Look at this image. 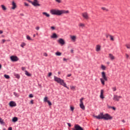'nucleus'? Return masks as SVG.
<instances>
[{"label": "nucleus", "mask_w": 130, "mask_h": 130, "mask_svg": "<svg viewBox=\"0 0 130 130\" xmlns=\"http://www.w3.org/2000/svg\"><path fill=\"white\" fill-rule=\"evenodd\" d=\"M125 46L128 49H130V44H126Z\"/></svg>", "instance_id": "obj_29"}, {"label": "nucleus", "mask_w": 130, "mask_h": 130, "mask_svg": "<svg viewBox=\"0 0 130 130\" xmlns=\"http://www.w3.org/2000/svg\"><path fill=\"white\" fill-rule=\"evenodd\" d=\"M71 76H72V74H68L67 77H71Z\"/></svg>", "instance_id": "obj_54"}, {"label": "nucleus", "mask_w": 130, "mask_h": 130, "mask_svg": "<svg viewBox=\"0 0 130 130\" xmlns=\"http://www.w3.org/2000/svg\"><path fill=\"white\" fill-rule=\"evenodd\" d=\"M20 16H24V14L23 13L20 14Z\"/></svg>", "instance_id": "obj_61"}, {"label": "nucleus", "mask_w": 130, "mask_h": 130, "mask_svg": "<svg viewBox=\"0 0 130 130\" xmlns=\"http://www.w3.org/2000/svg\"><path fill=\"white\" fill-rule=\"evenodd\" d=\"M67 124H68V126L71 127V123H68Z\"/></svg>", "instance_id": "obj_45"}, {"label": "nucleus", "mask_w": 130, "mask_h": 130, "mask_svg": "<svg viewBox=\"0 0 130 130\" xmlns=\"http://www.w3.org/2000/svg\"><path fill=\"white\" fill-rule=\"evenodd\" d=\"M54 80L55 82H57V83L61 85V86L65 87V88H67L68 89H70L69 88V87H68L67 86V84L64 82L63 80H62V79H60V78H58L55 76H54Z\"/></svg>", "instance_id": "obj_2"}, {"label": "nucleus", "mask_w": 130, "mask_h": 130, "mask_svg": "<svg viewBox=\"0 0 130 130\" xmlns=\"http://www.w3.org/2000/svg\"><path fill=\"white\" fill-rule=\"evenodd\" d=\"M13 94L14 96H15V97H19L20 96V94L16 92H14Z\"/></svg>", "instance_id": "obj_24"}, {"label": "nucleus", "mask_w": 130, "mask_h": 130, "mask_svg": "<svg viewBox=\"0 0 130 130\" xmlns=\"http://www.w3.org/2000/svg\"><path fill=\"white\" fill-rule=\"evenodd\" d=\"M3 30H0V34H3Z\"/></svg>", "instance_id": "obj_58"}, {"label": "nucleus", "mask_w": 130, "mask_h": 130, "mask_svg": "<svg viewBox=\"0 0 130 130\" xmlns=\"http://www.w3.org/2000/svg\"><path fill=\"white\" fill-rule=\"evenodd\" d=\"M44 55H45V56H47V54H46V53H44Z\"/></svg>", "instance_id": "obj_59"}, {"label": "nucleus", "mask_w": 130, "mask_h": 130, "mask_svg": "<svg viewBox=\"0 0 130 130\" xmlns=\"http://www.w3.org/2000/svg\"><path fill=\"white\" fill-rule=\"evenodd\" d=\"M80 107L82 110H85V106H84V103H80Z\"/></svg>", "instance_id": "obj_11"}, {"label": "nucleus", "mask_w": 130, "mask_h": 130, "mask_svg": "<svg viewBox=\"0 0 130 130\" xmlns=\"http://www.w3.org/2000/svg\"><path fill=\"white\" fill-rule=\"evenodd\" d=\"M0 123H4V121H3V119L0 117Z\"/></svg>", "instance_id": "obj_37"}, {"label": "nucleus", "mask_w": 130, "mask_h": 130, "mask_svg": "<svg viewBox=\"0 0 130 130\" xmlns=\"http://www.w3.org/2000/svg\"><path fill=\"white\" fill-rule=\"evenodd\" d=\"M14 76L17 79H20V75L18 74L15 73L14 74Z\"/></svg>", "instance_id": "obj_22"}, {"label": "nucleus", "mask_w": 130, "mask_h": 130, "mask_svg": "<svg viewBox=\"0 0 130 130\" xmlns=\"http://www.w3.org/2000/svg\"><path fill=\"white\" fill-rule=\"evenodd\" d=\"M110 40H111V41H114V39L113 38V37L111 36H110Z\"/></svg>", "instance_id": "obj_32"}, {"label": "nucleus", "mask_w": 130, "mask_h": 130, "mask_svg": "<svg viewBox=\"0 0 130 130\" xmlns=\"http://www.w3.org/2000/svg\"><path fill=\"white\" fill-rule=\"evenodd\" d=\"M2 69V64H0V69Z\"/></svg>", "instance_id": "obj_63"}, {"label": "nucleus", "mask_w": 130, "mask_h": 130, "mask_svg": "<svg viewBox=\"0 0 130 130\" xmlns=\"http://www.w3.org/2000/svg\"><path fill=\"white\" fill-rule=\"evenodd\" d=\"M1 7L3 11H6V10H7V8H6V6H5V5H1Z\"/></svg>", "instance_id": "obj_25"}, {"label": "nucleus", "mask_w": 130, "mask_h": 130, "mask_svg": "<svg viewBox=\"0 0 130 130\" xmlns=\"http://www.w3.org/2000/svg\"><path fill=\"white\" fill-rule=\"evenodd\" d=\"M64 11V13L63 14H68L69 13V11H65V10H62Z\"/></svg>", "instance_id": "obj_40"}, {"label": "nucleus", "mask_w": 130, "mask_h": 130, "mask_svg": "<svg viewBox=\"0 0 130 130\" xmlns=\"http://www.w3.org/2000/svg\"><path fill=\"white\" fill-rule=\"evenodd\" d=\"M25 75H26V76H27V77H30L31 76V74L29 73V72H28L27 70L25 71Z\"/></svg>", "instance_id": "obj_19"}, {"label": "nucleus", "mask_w": 130, "mask_h": 130, "mask_svg": "<svg viewBox=\"0 0 130 130\" xmlns=\"http://www.w3.org/2000/svg\"><path fill=\"white\" fill-rule=\"evenodd\" d=\"M93 116L95 118H97V119H104L105 120H110L112 119V117L108 113L103 114V113H101L99 115Z\"/></svg>", "instance_id": "obj_1"}, {"label": "nucleus", "mask_w": 130, "mask_h": 130, "mask_svg": "<svg viewBox=\"0 0 130 130\" xmlns=\"http://www.w3.org/2000/svg\"><path fill=\"white\" fill-rule=\"evenodd\" d=\"M51 38H57V35H56V34L54 33L53 35L51 36Z\"/></svg>", "instance_id": "obj_20"}, {"label": "nucleus", "mask_w": 130, "mask_h": 130, "mask_svg": "<svg viewBox=\"0 0 130 130\" xmlns=\"http://www.w3.org/2000/svg\"><path fill=\"white\" fill-rule=\"evenodd\" d=\"M29 98H33V94H30L29 95Z\"/></svg>", "instance_id": "obj_41"}, {"label": "nucleus", "mask_w": 130, "mask_h": 130, "mask_svg": "<svg viewBox=\"0 0 130 130\" xmlns=\"http://www.w3.org/2000/svg\"><path fill=\"white\" fill-rule=\"evenodd\" d=\"M4 77L6 78V79H9L10 78V76L8 75H4Z\"/></svg>", "instance_id": "obj_31"}, {"label": "nucleus", "mask_w": 130, "mask_h": 130, "mask_svg": "<svg viewBox=\"0 0 130 130\" xmlns=\"http://www.w3.org/2000/svg\"><path fill=\"white\" fill-rule=\"evenodd\" d=\"M35 36H36V35H35V34H34V35H33V37H35Z\"/></svg>", "instance_id": "obj_64"}, {"label": "nucleus", "mask_w": 130, "mask_h": 130, "mask_svg": "<svg viewBox=\"0 0 130 130\" xmlns=\"http://www.w3.org/2000/svg\"><path fill=\"white\" fill-rule=\"evenodd\" d=\"M51 75H52V73H51V72L49 73L48 74V77H51Z\"/></svg>", "instance_id": "obj_42"}, {"label": "nucleus", "mask_w": 130, "mask_h": 130, "mask_svg": "<svg viewBox=\"0 0 130 130\" xmlns=\"http://www.w3.org/2000/svg\"><path fill=\"white\" fill-rule=\"evenodd\" d=\"M10 59L12 61H18L19 60V58L17 56H11L10 57Z\"/></svg>", "instance_id": "obj_8"}, {"label": "nucleus", "mask_w": 130, "mask_h": 130, "mask_svg": "<svg viewBox=\"0 0 130 130\" xmlns=\"http://www.w3.org/2000/svg\"><path fill=\"white\" fill-rule=\"evenodd\" d=\"M72 130H84V129L79 124H75L74 125V128H73Z\"/></svg>", "instance_id": "obj_6"}, {"label": "nucleus", "mask_w": 130, "mask_h": 130, "mask_svg": "<svg viewBox=\"0 0 130 130\" xmlns=\"http://www.w3.org/2000/svg\"><path fill=\"white\" fill-rule=\"evenodd\" d=\"M79 26L80 27V28H82L83 29V28H84V27H85V24L80 23L79 24Z\"/></svg>", "instance_id": "obj_17"}, {"label": "nucleus", "mask_w": 130, "mask_h": 130, "mask_svg": "<svg viewBox=\"0 0 130 130\" xmlns=\"http://www.w3.org/2000/svg\"><path fill=\"white\" fill-rule=\"evenodd\" d=\"M51 14L52 15H57V16H60V15H62L64 13V11L63 10H59L53 9L50 11Z\"/></svg>", "instance_id": "obj_3"}, {"label": "nucleus", "mask_w": 130, "mask_h": 130, "mask_svg": "<svg viewBox=\"0 0 130 130\" xmlns=\"http://www.w3.org/2000/svg\"><path fill=\"white\" fill-rule=\"evenodd\" d=\"M17 8V5H16V3H14V2H12V10H15Z\"/></svg>", "instance_id": "obj_14"}, {"label": "nucleus", "mask_w": 130, "mask_h": 130, "mask_svg": "<svg viewBox=\"0 0 130 130\" xmlns=\"http://www.w3.org/2000/svg\"><path fill=\"white\" fill-rule=\"evenodd\" d=\"M109 58H110V59H111V60H113V59H114V58H115L114 56H113V55H112V54H109Z\"/></svg>", "instance_id": "obj_16"}, {"label": "nucleus", "mask_w": 130, "mask_h": 130, "mask_svg": "<svg viewBox=\"0 0 130 130\" xmlns=\"http://www.w3.org/2000/svg\"><path fill=\"white\" fill-rule=\"evenodd\" d=\"M2 42H3V43H4V42H6V40L3 39L2 40Z\"/></svg>", "instance_id": "obj_50"}, {"label": "nucleus", "mask_w": 130, "mask_h": 130, "mask_svg": "<svg viewBox=\"0 0 130 130\" xmlns=\"http://www.w3.org/2000/svg\"><path fill=\"white\" fill-rule=\"evenodd\" d=\"M101 48V47L100 46L97 45L96 49V51H100Z\"/></svg>", "instance_id": "obj_21"}, {"label": "nucleus", "mask_w": 130, "mask_h": 130, "mask_svg": "<svg viewBox=\"0 0 130 130\" xmlns=\"http://www.w3.org/2000/svg\"><path fill=\"white\" fill-rule=\"evenodd\" d=\"M47 102L48 105H49V106H51V105H52V104L49 101Z\"/></svg>", "instance_id": "obj_35"}, {"label": "nucleus", "mask_w": 130, "mask_h": 130, "mask_svg": "<svg viewBox=\"0 0 130 130\" xmlns=\"http://www.w3.org/2000/svg\"><path fill=\"white\" fill-rule=\"evenodd\" d=\"M55 54L57 56H60V55H61V53H60V52H56L55 53Z\"/></svg>", "instance_id": "obj_26"}, {"label": "nucleus", "mask_w": 130, "mask_h": 130, "mask_svg": "<svg viewBox=\"0 0 130 130\" xmlns=\"http://www.w3.org/2000/svg\"><path fill=\"white\" fill-rule=\"evenodd\" d=\"M82 16L86 20H88V19H89V15H88V13H87V12H84L82 13Z\"/></svg>", "instance_id": "obj_10"}, {"label": "nucleus", "mask_w": 130, "mask_h": 130, "mask_svg": "<svg viewBox=\"0 0 130 130\" xmlns=\"http://www.w3.org/2000/svg\"><path fill=\"white\" fill-rule=\"evenodd\" d=\"M58 42H59V43H60V44H61L62 45H63V44H64V41L62 39H59Z\"/></svg>", "instance_id": "obj_12"}, {"label": "nucleus", "mask_w": 130, "mask_h": 130, "mask_svg": "<svg viewBox=\"0 0 130 130\" xmlns=\"http://www.w3.org/2000/svg\"><path fill=\"white\" fill-rule=\"evenodd\" d=\"M30 104H34V103H33V100H32L30 101Z\"/></svg>", "instance_id": "obj_55"}, {"label": "nucleus", "mask_w": 130, "mask_h": 130, "mask_svg": "<svg viewBox=\"0 0 130 130\" xmlns=\"http://www.w3.org/2000/svg\"><path fill=\"white\" fill-rule=\"evenodd\" d=\"M102 77L103 78H100V81L102 85H105V81H107V77H106V74H105V72H102Z\"/></svg>", "instance_id": "obj_4"}, {"label": "nucleus", "mask_w": 130, "mask_h": 130, "mask_svg": "<svg viewBox=\"0 0 130 130\" xmlns=\"http://www.w3.org/2000/svg\"><path fill=\"white\" fill-rule=\"evenodd\" d=\"M110 36H111L110 35H106V37L107 38H108L109 37H110Z\"/></svg>", "instance_id": "obj_43"}, {"label": "nucleus", "mask_w": 130, "mask_h": 130, "mask_svg": "<svg viewBox=\"0 0 130 130\" xmlns=\"http://www.w3.org/2000/svg\"><path fill=\"white\" fill-rule=\"evenodd\" d=\"M71 89H75V87H74V86H72V87H71Z\"/></svg>", "instance_id": "obj_62"}, {"label": "nucleus", "mask_w": 130, "mask_h": 130, "mask_svg": "<svg viewBox=\"0 0 130 130\" xmlns=\"http://www.w3.org/2000/svg\"><path fill=\"white\" fill-rule=\"evenodd\" d=\"M71 53H74V50H73V49L71 50Z\"/></svg>", "instance_id": "obj_53"}, {"label": "nucleus", "mask_w": 130, "mask_h": 130, "mask_svg": "<svg viewBox=\"0 0 130 130\" xmlns=\"http://www.w3.org/2000/svg\"><path fill=\"white\" fill-rule=\"evenodd\" d=\"M102 10H103V11H106L107 12V11H108V9H106V8H105V7H103L102 8Z\"/></svg>", "instance_id": "obj_38"}, {"label": "nucleus", "mask_w": 130, "mask_h": 130, "mask_svg": "<svg viewBox=\"0 0 130 130\" xmlns=\"http://www.w3.org/2000/svg\"><path fill=\"white\" fill-rule=\"evenodd\" d=\"M126 57L127 58H128V57H129V56L128 54H126Z\"/></svg>", "instance_id": "obj_49"}, {"label": "nucleus", "mask_w": 130, "mask_h": 130, "mask_svg": "<svg viewBox=\"0 0 130 130\" xmlns=\"http://www.w3.org/2000/svg\"><path fill=\"white\" fill-rule=\"evenodd\" d=\"M55 1L57 3H58L59 4H60V3H61V1H60V0H55Z\"/></svg>", "instance_id": "obj_39"}, {"label": "nucleus", "mask_w": 130, "mask_h": 130, "mask_svg": "<svg viewBox=\"0 0 130 130\" xmlns=\"http://www.w3.org/2000/svg\"><path fill=\"white\" fill-rule=\"evenodd\" d=\"M8 130H12V127H9Z\"/></svg>", "instance_id": "obj_56"}, {"label": "nucleus", "mask_w": 130, "mask_h": 130, "mask_svg": "<svg viewBox=\"0 0 130 130\" xmlns=\"http://www.w3.org/2000/svg\"><path fill=\"white\" fill-rule=\"evenodd\" d=\"M120 98H122L121 96H118L114 94L113 95V100H114V101H119Z\"/></svg>", "instance_id": "obj_7"}, {"label": "nucleus", "mask_w": 130, "mask_h": 130, "mask_svg": "<svg viewBox=\"0 0 130 130\" xmlns=\"http://www.w3.org/2000/svg\"><path fill=\"white\" fill-rule=\"evenodd\" d=\"M26 39L27 40H32V39H31V38L30 37V36H26Z\"/></svg>", "instance_id": "obj_30"}, {"label": "nucleus", "mask_w": 130, "mask_h": 130, "mask_svg": "<svg viewBox=\"0 0 130 130\" xmlns=\"http://www.w3.org/2000/svg\"><path fill=\"white\" fill-rule=\"evenodd\" d=\"M112 90L114 92L116 91V87H112Z\"/></svg>", "instance_id": "obj_36"}, {"label": "nucleus", "mask_w": 130, "mask_h": 130, "mask_svg": "<svg viewBox=\"0 0 130 130\" xmlns=\"http://www.w3.org/2000/svg\"><path fill=\"white\" fill-rule=\"evenodd\" d=\"M13 122H16V121H18V118L16 117H14L12 119Z\"/></svg>", "instance_id": "obj_18"}, {"label": "nucleus", "mask_w": 130, "mask_h": 130, "mask_svg": "<svg viewBox=\"0 0 130 130\" xmlns=\"http://www.w3.org/2000/svg\"><path fill=\"white\" fill-rule=\"evenodd\" d=\"M25 6H26V7H28V6H29V5L27 3H24Z\"/></svg>", "instance_id": "obj_51"}, {"label": "nucleus", "mask_w": 130, "mask_h": 130, "mask_svg": "<svg viewBox=\"0 0 130 130\" xmlns=\"http://www.w3.org/2000/svg\"><path fill=\"white\" fill-rule=\"evenodd\" d=\"M101 69L103 70V71H105L106 67L105 66H104V65H102L101 66Z\"/></svg>", "instance_id": "obj_27"}, {"label": "nucleus", "mask_w": 130, "mask_h": 130, "mask_svg": "<svg viewBox=\"0 0 130 130\" xmlns=\"http://www.w3.org/2000/svg\"><path fill=\"white\" fill-rule=\"evenodd\" d=\"M83 100H84V98H82L81 99H80V103H83Z\"/></svg>", "instance_id": "obj_33"}, {"label": "nucleus", "mask_w": 130, "mask_h": 130, "mask_svg": "<svg viewBox=\"0 0 130 130\" xmlns=\"http://www.w3.org/2000/svg\"><path fill=\"white\" fill-rule=\"evenodd\" d=\"M48 99V98H47V96H46L44 99V101L45 102H47L48 101H49Z\"/></svg>", "instance_id": "obj_28"}, {"label": "nucleus", "mask_w": 130, "mask_h": 130, "mask_svg": "<svg viewBox=\"0 0 130 130\" xmlns=\"http://www.w3.org/2000/svg\"><path fill=\"white\" fill-rule=\"evenodd\" d=\"M21 69H22V71H25V70H26V68L25 67H22Z\"/></svg>", "instance_id": "obj_44"}, {"label": "nucleus", "mask_w": 130, "mask_h": 130, "mask_svg": "<svg viewBox=\"0 0 130 130\" xmlns=\"http://www.w3.org/2000/svg\"><path fill=\"white\" fill-rule=\"evenodd\" d=\"M9 105L10 107H16V106H17V104H16V102L14 101H11L9 103Z\"/></svg>", "instance_id": "obj_9"}, {"label": "nucleus", "mask_w": 130, "mask_h": 130, "mask_svg": "<svg viewBox=\"0 0 130 130\" xmlns=\"http://www.w3.org/2000/svg\"><path fill=\"white\" fill-rule=\"evenodd\" d=\"M103 93H104V91L103 89H102L101 90V94H100V98H101V99H104V96H103Z\"/></svg>", "instance_id": "obj_13"}, {"label": "nucleus", "mask_w": 130, "mask_h": 130, "mask_svg": "<svg viewBox=\"0 0 130 130\" xmlns=\"http://www.w3.org/2000/svg\"><path fill=\"white\" fill-rule=\"evenodd\" d=\"M29 3L31 4L34 7H40V4L38 3V1L32 2L28 1Z\"/></svg>", "instance_id": "obj_5"}, {"label": "nucleus", "mask_w": 130, "mask_h": 130, "mask_svg": "<svg viewBox=\"0 0 130 130\" xmlns=\"http://www.w3.org/2000/svg\"><path fill=\"white\" fill-rule=\"evenodd\" d=\"M25 43H23L21 45H20V46L22 47V48H24V46H25Z\"/></svg>", "instance_id": "obj_34"}, {"label": "nucleus", "mask_w": 130, "mask_h": 130, "mask_svg": "<svg viewBox=\"0 0 130 130\" xmlns=\"http://www.w3.org/2000/svg\"><path fill=\"white\" fill-rule=\"evenodd\" d=\"M71 109L72 110V111H74V107H71Z\"/></svg>", "instance_id": "obj_52"}, {"label": "nucleus", "mask_w": 130, "mask_h": 130, "mask_svg": "<svg viewBox=\"0 0 130 130\" xmlns=\"http://www.w3.org/2000/svg\"><path fill=\"white\" fill-rule=\"evenodd\" d=\"M51 29H52V30H54L55 28L54 26H51Z\"/></svg>", "instance_id": "obj_46"}, {"label": "nucleus", "mask_w": 130, "mask_h": 130, "mask_svg": "<svg viewBox=\"0 0 130 130\" xmlns=\"http://www.w3.org/2000/svg\"><path fill=\"white\" fill-rule=\"evenodd\" d=\"M42 14L43 15L47 17V18H49V17H50V15L47 13V12H43Z\"/></svg>", "instance_id": "obj_15"}, {"label": "nucleus", "mask_w": 130, "mask_h": 130, "mask_svg": "<svg viewBox=\"0 0 130 130\" xmlns=\"http://www.w3.org/2000/svg\"><path fill=\"white\" fill-rule=\"evenodd\" d=\"M63 60L64 61H67V60H68V59H67L66 58H63Z\"/></svg>", "instance_id": "obj_47"}, {"label": "nucleus", "mask_w": 130, "mask_h": 130, "mask_svg": "<svg viewBox=\"0 0 130 130\" xmlns=\"http://www.w3.org/2000/svg\"><path fill=\"white\" fill-rule=\"evenodd\" d=\"M122 122L124 123V122H125V121H124V120H122Z\"/></svg>", "instance_id": "obj_60"}, {"label": "nucleus", "mask_w": 130, "mask_h": 130, "mask_svg": "<svg viewBox=\"0 0 130 130\" xmlns=\"http://www.w3.org/2000/svg\"><path fill=\"white\" fill-rule=\"evenodd\" d=\"M112 109H113V110H116V108H115V107H112Z\"/></svg>", "instance_id": "obj_48"}, {"label": "nucleus", "mask_w": 130, "mask_h": 130, "mask_svg": "<svg viewBox=\"0 0 130 130\" xmlns=\"http://www.w3.org/2000/svg\"><path fill=\"white\" fill-rule=\"evenodd\" d=\"M36 29L37 30H39L40 27H36Z\"/></svg>", "instance_id": "obj_57"}, {"label": "nucleus", "mask_w": 130, "mask_h": 130, "mask_svg": "<svg viewBox=\"0 0 130 130\" xmlns=\"http://www.w3.org/2000/svg\"><path fill=\"white\" fill-rule=\"evenodd\" d=\"M71 38L72 40H73V41H76V36H72L71 37Z\"/></svg>", "instance_id": "obj_23"}]
</instances>
